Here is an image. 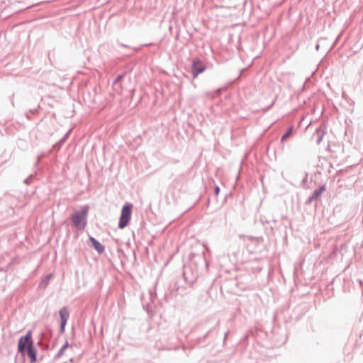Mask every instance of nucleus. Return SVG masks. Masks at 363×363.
<instances>
[{
    "mask_svg": "<svg viewBox=\"0 0 363 363\" xmlns=\"http://www.w3.org/2000/svg\"><path fill=\"white\" fill-rule=\"evenodd\" d=\"M293 125L290 126L286 130V132L282 135L281 138V142L283 143L284 142L285 140H286L289 137L290 135H291L292 133V131H293Z\"/></svg>",
    "mask_w": 363,
    "mask_h": 363,
    "instance_id": "nucleus-15",
    "label": "nucleus"
},
{
    "mask_svg": "<svg viewBox=\"0 0 363 363\" xmlns=\"http://www.w3.org/2000/svg\"><path fill=\"white\" fill-rule=\"evenodd\" d=\"M34 345L32 338V331L28 330L26 335L21 336L18 341V353H20L23 357L26 354V350Z\"/></svg>",
    "mask_w": 363,
    "mask_h": 363,
    "instance_id": "nucleus-2",
    "label": "nucleus"
},
{
    "mask_svg": "<svg viewBox=\"0 0 363 363\" xmlns=\"http://www.w3.org/2000/svg\"><path fill=\"white\" fill-rule=\"evenodd\" d=\"M133 204L131 203L126 202L121 208V216L119 218V222L118 224V228L119 229H123L125 228L129 223L131 216H132V209Z\"/></svg>",
    "mask_w": 363,
    "mask_h": 363,
    "instance_id": "nucleus-4",
    "label": "nucleus"
},
{
    "mask_svg": "<svg viewBox=\"0 0 363 363\" xmlns=\"http://www.w3.org/2000/svg\"><path fill=\"white\" fill-rule=\"evenodd\" d=\"M60 317V333L63 334L65 331V327L69 318V312L67 307H62L59 311Z\"/></svg>",
    "mask_w": 363,
    "mask_h": 363,
    "instance_id": "nucleus-6",
    "label": "nucleus"
},
{
    "mask_svg": "<svg viewBox=\"0 0 363 363\" xmlns=\"http://www.w3.org/2000/svg\"><path fill=\"white\" fill-rule=\"evenodd\" d=\"M315 134L317 135L316 143L319 145L323 140L325 130L322 127H319L315 130Z\"/></svg>",
    "mask_w": 363,
    "mask_h": 363,
    "instance_id": "nucleus-12",
    "label": "nucleus"
},
{
    "mask_svg": "<svg viewBox=\"0 0 363 363\" xmlns=\"http://www.w3.org/2000/svg\"><path fill=\"white\" fill-rule=\"evenodd\" d=\"M90 246L94 248L99 255L102 254L105 250V247L99 240L93 236L89 237Z\"/></svg>",
    "mask_w": 363,
    "mask_h": 363,
    "instance_id": "nucleus-7",
    "label": "nucleus"
},
{
    "mask_svg": "<svg viewBox=\"0 0 363 363\" xmlns=\"http://www.w3.org/2000/svg\"><path fill=\"white\" fill-rule=\"evenodd\" d=\"M45 157V154L44 153H42L41 155H38V157H37V161L35 162V165H38L39 162H40V160L42 157Z\"/></svg>",
    "mask_w": 363,
    "mask_h": 363,
    "instance_id": "nucleus-21",
    "label": "nucleus"
},
{
    "mask_svg": "<svg viewBox=\"0 0 363 363\" xmlns=\"http://www.w3.org/2000/svg\"><path fill=\"white\" fill-rule=\"evenodd\" d=\"M26 118H27L28 119H30V116H29L28 113H26Z\"/></svg>",
    "mask_w": 363,
    "mask_h": 363,
    "instance_id": "nucleus-24",
    "label": "nucleus"
},
{
    "mask_svg": "<svg viewBox=\"0 0 363 363\" xmlns=\"http://www.w3.org/2000/svg\"><path fill=\"white\" fill-rule=\"evenodd\" d=\"M342 173H343V170H340V171L338 172V174H342Z\"/></svg>",
    "mask_w": 363,
    "mask_h": 363,
    "instance_id": "nucleus-27",
    "label": "nucleus"
},
{
    "mask_svg": "<svg viewBox=\"0 0 363 363\" xmlns=\"http://www.w3.org/2000/svg\"><path fill=\"white\" fill-rule=\"evenodd\" d=\"M26 354L29 358L30 363H35L37 362L38 350L35 345L30 347L28 350H26Z\"/></svg>",
    "mask_w": 363,
    "mask_h": 363,
    "instance_id": "nucleus-9",
    "label": "nucleus"
},
{
    "mask_svg": "<svg viewBox=\"0 0 363 363\" xmlns=\"http://www.w3.org/2000/svg\"><path fill=\"white\" fill-rule=\"evenodd\" d=\"M69 347V343L67 341H66L62 346L60 347L57 353L55 356V359L60 358L63 354L65 350Z\"/></svg>",
    "mask_w": 363,
    "mask_h": 363,
    "instance_id": "nucleus-14",
    "label": "nucleus"
},
{
    "mask_svg": "<svg viewBox=\"0 0 363 363\" xmlns=\"http://www.w3.org/2000/svg\"><path fill=\"white\" fill-rule=\"evenodd\" d=\"M89 208V206L85 205L71 214L72 225L79 230H84L86 226Z\"/></svg>",
    "mask_w": 363,
    "mask_h": 363,
    "instance_id": "nucleus-1",
    "label": "nucleus"
},
{
    "mask_svg": "<svg viewBox=\"0 0 363 363\" xmlns=\"http://www.w3.org/2000/svg\"><path fill=\"white\" fill-rule=\"evenodd\" d=\"M220 191V187L218 185H216L214 186V193L216 196H218L219 194Z\"/></svg>",
    "mask_w": 363,
    "mask_h": 363,
    "instance_id": "nucleus-20",
    "label": "nucleus"
},
{
    "mask_svg": "<svg viewBox=\"0 0 363 363\" xmlns=\"http://www.w3.org/2000/svg\"><path fill=\"white\" fill-rule=\"evenodd\" d=\"M52 277V274H47L45 277V278H48V281L50 282V278H51Z\"/></svg>",
    "mask_w": 363,
    "mask_h": 363,
    "instance_id": "nucleus-22",
    "label": "nucleus"
},
{
    "mask_svg": "<svg viewBox=\"0 0 363 363\" xmlns=\"http://www.w3.org/2000/svg\"><path fill=\"white\" fill-rule=\"evenodd\" d=\"M206 66L199 57H194L192 60L191 69L193 78H196L200 74L205 72Z\"/></svg>",
    "mask_w": 363,
    "mask_h": 363,
    "instance_id": "nucleus-5",
    "label": "nucleus"
},
{
    "mask_svg": "<svg viewBox=\"0 0 363 363\" xmlns=\"http://www.w3.org/2000/svg\"><path fill=\"white\" fill-rule=\"evenodd\" d=\"M216 327H213L211 329H209L206 333L205 335H203V336H201V337H197L196 340H195V343L196 345H201V344H205L206 342V340L208 339V337H209V335H211V333L213 332V330H215Z\"/></svg>",
    "mask_w": 363,
    "mask_h": 363,
    "instance_id": "nucleus-11",
    "label": "nucleus"
},
{
    "mask_svg": "<svg viewBox=\"0 0 363 363\" xmlns=\"http://www.w3.org/2000/svg\"><path fill=\"white\" fill-rule=\"evenodd\" d=\"M174 340V337H166V335H163L162 337H161L159 340V342L160 343L161 347H162L165 350H171L172 347L169 345L168 342H171Z\"/></svg>",
    "mask_w": 363,
    "mask_h": 363,
    "instance_id": "nucleus-10",
    "label": "nucleus"
},
{
    "mask_svg": "<svg viewBox=\"0 0 363 363\" xmlns=\"http://www.w3.org/2000/svg\"><path fill=\"white\" fill-rule=\"evenodd\" d=\"M307 179V175L305 177V178L303 179V182Z\"/></svg>",
    "mask_w": 363,
    "mask_h": 363,
    "instance_id": "nucleus-29",
    "label": "nucleus"
},
{
    "mask_svg": "<svg viewBox=\"0 0 363 363\" xmlns=\"http://www.w3.org/2000/svg\"><path fill=\"white\" fill-rule=\"evenodd\" d=\"M33 177H34L33 174H30L28 177H27L26 179H24L23 183L26 184H29L31 182Z\"/></svg>",
    "mask_w": 363,
    "mask_h": 363,
    "instance_id": "nucleus-18",
    "label": "nucleus"
},
{
    "mask_svg": "<svg viewBox=\"0 0 363 363\" xmlns=\"http://www.w3.org/2000/svg\"><path fill=\"white\" fill-rule=\"evenodd\" d=\"M131 91H132L131 98H133V97L134 92H135V89H133Z\"/></svg>",
    "mask_w": 363,
    "mask_h": 363,
    "instance_id": "nucleus-25",
    "label": "nucleus"
},
{
    "mask_svg": "<svg viewBox=\"0 0 363 363\" xmlns=\"http://www.w3.org/2000/svg\"><path fill=\"white\" fill-rule=\"evenodd\" d=\"M40 105H38L36 108L29 109L28 112L33 114H35L38 112V109L40 108Z\"/></svg>",
    "mask_w": 363,
    "mask_h": 363,
    "instance_id": "nucleus-19",
    "label": "nucleus"
},
{
    "mask_svg": "<svg viewBox=\"0 0 363 363\" xmlns=\"http://www.w3.org/2000/svg\"><path fill=\"white\" fill-rule=\"evenodd\" d=\"M70 132H71V129L69 130L65 134V135L55 145H53V148H55L56 147L60 148L65 143V142L67 140V139L68 138Z\"/></svg>",
    "mask_w": 363,
    "mask_h": 363,
    "instance_id": "nucleus-13",
    "label": "nucleus"
},
{
    "mask_svg": "<svg viewBox=\"0 0 363 363\" xmlns=\"http://www.w3.org/2000/svg\"><path fill=\"white\" fill-rule=\"evenodd\" d=\"M325 190V185H321L316 189L313 191L312 194L308 197V200L306 201V203L309 204L311 203L313 201L317 200L323 194V192Z\"/></svg>",
    "mask_w": 363,
    "mask_h": 363,
    "instance_id": "nucleus-8",
    "label": "nucleus"
},
{
    "mask_svg": "<svg viewBox=\"0 0 363 363\" xmlns=\"http://www.w3.org/2000/svg\"><path fill=\"white\" fill-rule=\"evenodd\" d=\"M49 284V281L48 280V278H43L38 285V288L40 289H45Z\"/></svg>",
    "mask_w": 363,
    "mask_h": 363,
    "instance_id": "nucleus-16",
    "label": "nucleus"
},
{
    "mask_svg": "<svg viewBox=\"0 0 363 363\" xmlns=\"http://www.w3.org/2000/svg\"><path fill=\"white\" fill-rule=\"evenodd\" d=\"M227 335H228V333H225V335H224V340H225L226 337H227Z\"/></svg>",
    "mask_w": 363,
    "mask_h": 363,
    "instance_id": "nucleus-26",
    "label": "nucleus"
},
{
    "mask_svg": "<svg viewBox=\"0 0 363 363\" xmlns=\"http://www.w3.org/2000/svg\"><path fill=\"white\" fill-rule=\"evenodd\" d=\"M125 76V72L118 75L113 82V84H116L118 83L119 82H121L124 78Z\"/></svg>",
    "mask_w": 363,
    "mask_h": 363,
    "instance_id": "nucleus-17",
    "label": "nucleus"
},
{
    "mask_svg": "<svg viewBox=\"0 0 363 363\" xmlns=\"http://www.w3.org/2000/svg\"><path fill=\"white\" fill-rule=\"evenodd\" d=\"M320 48V45L319 44H317L316 46H315V50H318Z\"/></svg>",
    "mask_w": 363,
    "mask_h": 363,
    "instance_id": "nucleus-23",
    "label": "nucleus"
},
{
    "mask_svg": "<svg viewBox=\"0 0 363 363\" xmlns=\"http://www.w3.org/2000/svg\"><path fill=\"white\" fill-rule=\"evenodd\" d=\"M189 258L191 265H194L197 271L200 270L201 273L208 271L209 263L206 260L204 252L198 255L191 253Z\"/></svg>",
    "mask_w": 363,
    "mask_h": 363,
    "instance_id": "nucleus-3",
    "label": "nucleus"
},
{
    "mask_svg": "<svg viewBox=\"0 0 363 363\" xmlns=\"http://www.w3.org/2000/svg\"><path fill=\"white\" fill-rule=\"evenodd\" d=\"M121 45H122L123 47H125V48H128V47L127 45H125V44H121Z\"/></svg>",
    "mask_w": 363,
    "mask_h": 363,
    "instance_id": "nucleus-28",
    "label": "nucleus"
}]
</instances>
